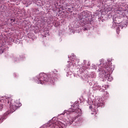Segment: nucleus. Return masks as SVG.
<instances>
[{"mask_svg":"<svg viewBox=\"0 0 128 128\" xmlns=\"http://www.w3.org/2000/svg\"><path fill=\"white\" fill-rule=\"evenodd\" d=\"M52 74L54 76H58V70H54L52 71Z\"/></svg>","mask_w":128,"mask_h":128,"instance_id":"9","label":"nucleus"},{"mask_svg":"<svg viewBox=\"0 0 128 128\" xmlns=\"http://www.w3.org/2000/svg\"><path fill=\"white\" fill-rule=\"evenodd\" d=\"M86 14V12H82V15L84 16V14Z\"/></svg>","mask_w":128,"mask_h":128,"instance_id":"12","label":"nucleus"},{"mask_svg":"<svg viewBox=\"0 0 128 128\" xmlns=\"http://www.w3.org/2000/svg\"><path fill=\"white\" fill-rule=\"evenodd\" d=\"M4 52V49L0 48V54H2Z\"/></svg>","mask_w":128,"mask_h":128,"instance_id":"10","label":"nucleus"},{"mask_svg":"<svg viewBox=\"0 0 128 128\" xmlns=\"http://www.w3.org/2000/svg\"><path fill=\"white\" fill-rule=\"evenodd\" d=\"M109 64H112V62H109Z\"/></svg>","mask_w":128,"mask_h":128,"instance_id":"16","label":"nucleus"},{"mask_svg":"<svg viewBox=\"0 0 128 128\" xmlns=\"http://www.w3.org/2000/svg\"><path fill=\"white\" fill-rule=\"evenodd\" d=\"M4 104H5L4 100H0V108L1 109L2 108Z\"/></svg>","mask_w":128,"mask_h":128,"instance_id":"7","label":"nucleus"},{"mask_svg":"<svg viewBox=\"0 0 128 128\" xmlns=\"http://www.w3.org/2000/svg\"><path fill=\"white\" fill-rule=\"evenodd\" d=\"M60 124V122H56L54 123H52V126H54V128H56V126H58V124Z\"/></svg>","mask_w":128,"mask_h":128,"instance_id":"8","label":"nucleus"},{"mask_svg":"<svg viewBox=\"0 0 128 128\" xmlns=\"http://www.w3.org/2000/svg\"><path fill=\"white\" fill-rule=\"evenodd\" d=\"M68 112H75L77 114L76 118H78V116H82V110L78 108V104H74L73 107L68 109L67 110L66 114H68Z\"/></svg>","mask_w":128,"mask_h":128,"instance_id":"2","label":"nucleus"},{"mask_svg":"<svg viewBox=\"0 0 128 128\" xmlns=\"http://www.w3.org/2000/svg\"><path fill=\"white\" fill-rule=\"evenodd\" d=\"M104 74L106 78H108L110 76V72L112 70V68H110V64H107V66H104Z\"/></svg>","mask_w":128,"mask_h":128,"instance_id":"4","label":"nucleus"},{"mask_svg":"<svg viewBox=\"0 0 128 128\" xmlns=\"http://www.w3.org/2000/svg\"><path fill=\"white\" fill-rule=\"evenodd\" d=\"M52 78L53 76L51 74H46L44 73H40L38 77L36 82L40 84H46L48 82H52Z\"/></svg>","mask_w":128,"mask_h":128,"instance_id":"1","label":"nucleus"},{"mask_svg":"<svg viewBox=\"0 0 128 128\" xmlns=\"http://www.w3.org/2000/svg\"><path fill=\"white\" fill-rule=\"evenodd\" d=\"M120 18H118V17H116L114 19V22L115 24H120Z\"/></svg>","mask_w":128,"mask_h":128,"instance_id":"6","label":"nucleus"},{"mask_svg":"<svg viewBox=\"0 0 128 128\" xmlns=\"http://www.w3.org/2000/svg\"><path fill=\"white\" fill-rule=\"evenodd\" d=\"M98 106H102V103H100V104H98Z\"/></svg>","mask_w":128,"mask_h":128,"instance_id":"11","label":"nucleus"},{"mask_svg":"<svg viewBox=\"0 0 128 128\" xmlns=\"http://www.w3.org/2000/svg\"><path fill=\"white\" fill-rule=\"evenodd\" d=\"M5 102L6 104H10V108L12 112H14L16 110H17V108H18L20 106V104H18V102H14L13 104L12 103V102H10V98L6 99Z\"/></svg>","mask_w":128,"mask_h":128,"instance_id":"3","label":"nucleus"},{"mask_svg":"<svg viewBox=\"0 0 128 128\" xmlns=\"http://www.w3.org/2000/svg\"><path fill=\"white\" fill-rule=\"evenodd\" d=\"M84 16L85 18H86V16L84 15Z\"/></svg>","mask_w":128,"mask_h":128,"instance_id":"14","label":"nucleus"},{"mask_svg":"<svg viewBox=\"0 0 128 128\" xmlns=\"http://www.w3.org/2000/svg\"><path fill=\"white\" fill-rule=\"evenodd\" d=\"M105 94H108V92H106Z\"/></svg>","mask_w":128,"mask_h":128,"instance_id":"15","label":"nucleus"},{"mask_svg":"<svg viewBox=\"0 0 128 128\" xmlns=\"http://www.w3.org/2000/svg\"><path fill=\"white\" fill-rule=\"evenodd\" d=\"M8 116V113L4 114V115L0 116V124H2L4 121V120L6 119V116Z\"/></svg>","mask_w":128,"mask_h":128,"instance_id":"5","label":"nucleus"},{"mask_svg":"<svg viewBox=\"0 0 128 128\" xmlns=\"http://www.w3.org/2000/svg\"><path fill=\"white\" fill-rule=\"evenodd\" d=\"M28 5L32 4V2H30V4L28 3Z\"/></svg>","mask_w":128,"mask_h":128,"instance_id":"13","label":"nucleus"}]
</instances>
